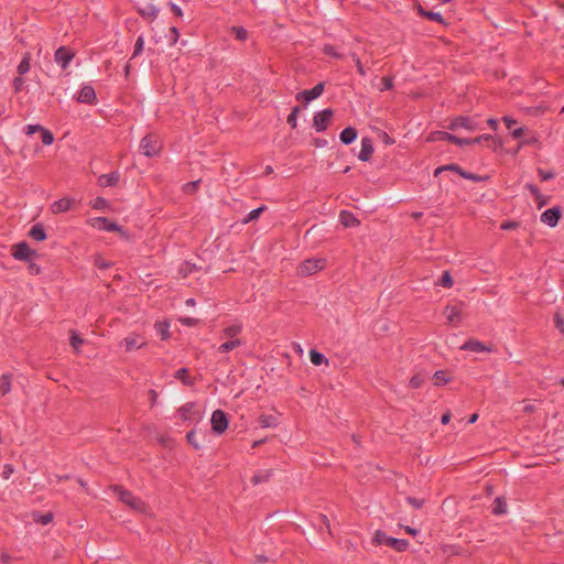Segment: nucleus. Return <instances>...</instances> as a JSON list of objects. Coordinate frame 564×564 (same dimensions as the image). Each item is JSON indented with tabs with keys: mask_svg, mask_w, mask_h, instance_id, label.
I'll return each mask as SVG.
<instances>
[{
	"mask_svg": "<svg viewBox=\"0 0 564 564\" xmlns=\"http://www.w3.org/2000/svg\"><path fill=\"white\" fill-rule=\"evenodd\" d=\"M30 61H31L30 53H25V55L21 59L20 64L18 65V73H19V75L22 76V75L26 74L30 70Z\"/></svg>",
	"mask_w": 564,
	"mask_h": 564,
	"instance_id": "40",
	"label": "nucleus"
},
{
	"mask_svg": "<svg viewBox=\"0 0 564 564\" xmlns=\"http://www.w3.org/2000/svg\"><path fill=\"white\" fill-rule=\"evenodd\" d=\"M11 256L19 261H30L39 258L36 250L32 249L26 241H21L11 247Z\"/></svg>",
	"mask_w": 564,
	"mask_h": 564,
	"instance_id": "4",
	"label": "nucleus"
},
{
	"mask_svg": "<svg viewBox=\"0 0 564 564\" xmlns=\"http://www.w3.org/2000/svg\"><path fill=\"white\" fill-rule=\"evenodd\" d=\"M561 217L562 208L560 206H554L542 213L541 221L549 225L550 227H555L558 224Z\"/></svg>",
	"mask_w": 564,
	"mask_h": 564,
	"instance_id": "13",
	"label": "nucleus"
},
{
	"mask_svg": "<svg viewBox=\"0 0 564 564\" xmlns=\"http://www.w3.org/2000/svg\"><path fill=\"white\" fill-rule=\"evenodd\" d=\"M186 441L191 444L195 449H199L200 445L196 441V431L192 430L186 434Z\"/></svg>",
	"mask_w": 564,
	"mask_h": 564,
	"instance_id": "53",
	"label": "nucleus"
},
{
	"mask_svg": "<svg viewBox=\"0 0 564 564\" xmlns=\"http://www.w3.org/2000/svg\"><path fill=\"white\" fill-rule=\"evenodd\" d=\"M121 344L124 346L127 351L133 350L135 348H141L145 345L144 340H141L138 336H129L126 337Z\"/></svg>",
	"mask_w": 564,
	"mask_h": 564,
	"instance_id": "23",
	"label": "nucleus"
},
{
	"mask_svg": "<svg viewBox=\"0 0 564 564\" xmlns=\"http://www.w3.org/2000/svg\"><path fill=\"white\" fill-rule=\"evenodd\" d=\"M325 88L324 83H318L312 89L300 91L295 95V99L299 101H304L305 104L311 102L312 100L318 98Z\"/></svg>",
	"mask_w": 564,
	"mask_h": 564,
	"instance_id": "11",
	"label": "nucleus"
},
{
	"mask_svg": "<svg viewBox=\"0 0 564 564\" xmlns=\"http://www.w3.org/2000/svg\"><path fill=\"white\" fill-rule=\"evenodd\" d=\"M155 328H156L158 334L161 336L162 340H166L170 338V336H171L170 330H169L170 324L166 321L158 322L155 324Z\"/></svg>",
	"mask_w": 564,
	"mask_h": 564,
	"instance_id": "33",
	"label": "nucleus"
},
{
	"mask_svg": "<svg viewBox=\"0 0 564 564\" xmlns=\"http://www.w3.org/2000/svg\"><path fill=\"white\" fill-rule=\"evenodd\" d=\"M538 174H539L541 181H549L555 176L553 171H545L542 169H538Z\"/></svg>",
	"mask_w": 564,
	"mask_h": 564,
	"instance_id": "60",
	"label": "nucleus"
},
{
	"mask_svg": "<svg viewBox=\"0 0 564 564\" xmlns=\"http://www.w3.org/2000/svg\"><path fill=\"white\" fill-rule=\"evenodd\" d=\"M195 406L194 402H187L186 404L182 405L177 412L183 421H191L193 420V409Z\"/></svg>",
	"mask_w": 564,
	"mask_h": 564,
	"instance_id": "26",
	"label": "nucleus"
},
{
	"mask_svg": "<svg viewBox=\"0 0 564 564\" xmlns=\"http://www.w3.org/2000/svg\"><path fill=\"white\" fill-rule=\"evenodd\" d=\"M178 37H180L178 29L176 26H172L170 29V45L176 44Z\"/></svg>",
	"mask_w": 564,
	"mask_h": 564,
	"instance_id": "62",
	"label": "nucleus"
},
{
	"mask_svg": "<svg viewBox=\"0 0 564 564\" xmlns=\"http://www.w3.org/2000/svg\"><path fill=\"white\" fill-rule=\"evenodd\" d=\"M143 46H144V39H143V35H140L134 43L133 53H132L131 58H135L137 56H139L143 51Z\"/></svg>",
	"mask_w": 564,
	"mask_h": 564,
	"instance_id": "47",
	"label": "nucleus"
},
{
	"mask_svg": "<svg viewBox=\"0 0 564 564\" xmlns=\"http://www.w3.org/2000/svg\"><path fill=\"white\" fill-rule=\"evenodd\" d=\"M77 101L88 105H94L97 101L96 91L93 86L85 85L79 90Z\"/></svg>",
	"mask_w": 564,
	"mask_h": 564,
	"instance_id": "14",
	"label": "nucleus"
},
{
	"mask_svg": "<svg viewBox=\"0 0 564 564\" xmlns=\"http://www.w3.org/2000/svg\"><path fill=\"white\" fill-rule=\"evenodd\" d=\"M113 491L117 494L120 501L129 506L133 510L142 511L145 503L131 491L124 489L122 486L116 485Z\"/></svg>",
	"mask_w": 564,
	"mask_h": 564,
	"instance_id": "3",
	"label": "nucleus"
},
{
	"mask_svg": "<svg viewBox=\"0 0 564 564\" xmlns=\"http://www.w3.org/2000/svg\"><path fill=\"white\" fill-rule=\"evenodd\" d=\"M30 274L37 275L41 273V267L34 260L26 261Z\"/></svg>",
	"mask_w": 564,
	"mask_h": 564,
	"instance_id": "58",
	"label": "nucleus"
},
{
	"mask_svg": "<svg viewBox=\"0 0 564 564\" xmlns=\"http://www.w3.org/2000/svg\"><path fill=\"white\" fill-rule=\"evenodd\" d=\"M258 420L263 429L275 427L279 424V417L275 415L261 414Z\"/></svg>",
	"mask_w": 564,
	"mask_h": 564,
	"instance_id": "27",
	"label": "nucleus"
},
{
	"mask_svg": "<svg viewBox=\"0 0 564 564\" xmlns=\"http://www.w3.org/2000/svg\"><path fill=\"white\" fill-rule=\"evenodd\" d=\"M11 381L12 376L9 373H4L0 377V393L6 395L11 391Z\"/></svg>",
	"mask_w": 564,
	"mask_h": 564,
	"instance_id": "30",
	"label": "nucleus"
},
{
	"mask_svg": "<svg viewBox=\"0 0 564 564\" xmlns=\"http://www.w3.org/2000/svg\"><path fill=\"white\" fill-rule=\"evenodd\" d=\"M175 378L181 380L186 386H193L194 384V379H192L188 376V369L187 368H180L178 370H176Z\"/></svg>",
	"mask_w": 564,
	"mask_h": 564,
	"instance_id": "35",
	"label": "nucleus"
},
{
	"mask_svg": "<svg viewBox=\"0 0 564 564\" xmlns=\"http://www.w3.org/2000/svg\"><path fill=\"white\" fill-rule=\"evenodd\" d=\"M210 424L212 431L217 435H221L228 429L227 413L219 409L215 410L212 414Z\"/></svg>",
	"mask_w": 564,
	"mask_h": 564,
	"instance_id": "6",
	"label": "nucleus"
},
{
	"mask_svg": "<svg viewBox=\"0 0 564 564\" xmlns=\"http://www.w3.org/2000/svg\"><path fill=\"white\" fill-rule=\"evenodd\" d=\"M69 343L75 350H78V347L84 343V340L77 334L73 333L69 338Z\"/></svg>",
	"mask_w": 564,
	"mask_h": 564,
	"instance_id": "57",
	"label": "nucleus"
},
{
	"mask_svg": "<svg viewBox=\"0 0 564 564\" xmlns=\"http://www.w3.org/2000/svg\"><path fill=\"white\" fill-rule=\"evenodd\" d=\"M75 57V52L68 46H61L55 51L54 61L62 69H66L72 59Z\"/></svg>",
	"mask_w": 564,
	"mask_h": 564,
	"instance_id": "10",
	"label": "nucleus"
},
{
	"mask_svg": "<svg viewBox=\"0 0 564 564\" xmlns=\"http://www.w3.org/2000/svg\"><path fill=\"white\" fill-rule=\"evenodd\" d=\"M109 202L100 196L96 197L94 200L90 202V207L97 210H106L109 208Z\"/></svg>",
	"mask_w": 564,
	"mask_h": 564,
	"instance_id": "39",
	"label": "nucleus"
},
{
	"mask_svg": "<svg viewBox=\"0 0 564 564\" xmlns=\"http://www.w3.org/2000/svg\"><path fill=\"white\" fill-rule=\"evenodd\" d=\"M429 140H431V141H448V142L454 143L459 147L469 144V141L467 139L459 138V137L452 134L449 132H446V131H434L429 137Z\"/></svg>",
	"mask_w": 564,
	"mask_h": 564,
	"instance_id": "9",
	"label": "nucleus"
},
{
	"mask_svg": "<svg viewBox=\"0 0 564 564\" xmlns=\"http://www.w3.org/2000/svg\"><path fill=\"white\" fill-rule=\"evenodd\" d=\"M325 259H306L304 260L297 268V272L302 276L312 275L318 271H321L325 265Z\"/></svg>",
	"mask_w": 564,
	"mask_h": 564,
	"instance_id": "5",
	"label": "nucleus"
},
{
	"mask_svg": "<svg viewBox=\"0 0 564 564\" xmlns=\"http://www.w3.org/2000/svg\"><path fill=\"white\" fill-rule=\"evenodd\" d=\"M137 10L141 17L148 19L149 21L155 20L159 13L156 7L151 3H147L145 6H138Z\"/></svg>",
	"mask_w": 564,
	"mask_h": 564,
	"instance_id": "21",
	"label": "nucleus"
},
{
	"mask_svg": "<svg viewBox=\"0 0 564 564\" xmlns=\"http://www.w3.org/2000/svg\"><path fill=\"white\" fill-rule=\"evenodd\" d=\"M433 379L435 386H443L451 381V377L448 376V372L446 370L435 371Z\"/></svg>",
	"mask_w": 564,
	"mask_h": 564,
	"instance_id": "32",
	"label": "nucleus"
},
{
	"mask_svg": "<svg viewBox=\"0 0 564 564\" xmlns=\"http://www.w3.org/2000/svg\"><path fill=\"white\" fill-rule=\"evenodd\" d=\"M373 153L372 140L369 137H365L361 140V150L358 154V159L362 162H367L370 160Z\"/></svg>",
	"mask_w": 564,
	"mask_h": 564,
	"instance_id": "18",
	"label": "nucleus"
},
{
	"mask_svg": "<svg viewBox=\"0 0 564 564\" xmlns=\"http://www.w3.org/2000/svg\"><path fill=\"white\" fill-rule=\"evenodd\" d=\"M333 116L334 111L330 108L316 112L313 117L314 129L317 132L325 131L328 128Z\"/></svg>",
	"mask_w": 564,
	"mask_h": 564,
	"instance_id": "7",
	"label": "nucleus"
},
{
	"mask_svg": "<svg viewBox=\"0 0 564 564\" xmlns=\"http://www.w3.org/2000/svg\"><path fill=\"white\" fill-rule=\"evenodd\" d=\"M520 225L517 221H505L501 224L500 228L502 230H511L518 228Z\"/></svg>",
	"mask_w": 564,
	"mask_h": 564,
	"instance_id": "63",
	"label": "nucleus"
},
{
	"mask_svg": "<svg viewBox=\"0 0 564 564\" xmlns=\"http://www.w3.org/2000/svg\"><path fill=\"white\" fill-rule=\"evenodd\" d=\"M196 265L195 264H192L189 262H184L178 272L180 274L183 276V278H186L189 273H192L194 270H196Z\"/></svg>",
	"mask_w": 564,
	"mask_h": 564,
	"instance_id": "48",
	"label": "nucleus"
},
{
	"mask_svg": "<svg viewBox=\"0 0 564 564\" xmlns=\"http://www.w3.org/2000/svg\"><path fill=\"white\" fill-rule=\"evenodd\" d=\"M357 134L356 128L347 127L339 134L340 142L344 144H350L356 140Z\"/></svg>",
	"mask_w": 564,
	"mask_h": 564,
	"instance_id": "25",
	"label": "nucleus"
},
{
	"mask_svg": "<svg viewBox=\"0 0 564 564\" xmlns=\"http://www.w3.org/2000/svg\"><path fill=\"white\" fill-rule=\"evenodd\" d=\"M425 19L427 20H431V21H434V22H437L440 24H446L444 18L442 17L441 13L438 12H433V11H429L426 13H424V17Z\"/></svg>",
	"mask_w": 564,
	"mask_h": 564,
	"instance_id": "46",
	"label": "nucleus"
},
{
	"mask_svg": "<svg viewBox=\"0 0 564 564\" xmlns=\"http://www.w3.org/2000/svg\"><path fill=\"white\" fill-rule=\"evenodd\" d=\"M41 138H42L43 144H45V145H51L54 142L53 133L45 128L41 131Z\"/></svg>",
	"mask_w": 564,
	"mask_h": 564,
	"instance_id": "51",
	"label": "nucleus"
},
{
	"mask_svg": "<svg viewBox=\"0 0 564 564\" xmlns=\"http://www.w3.org/2000/svg\"><path fill=\"white\" fill-rule=\"evenodd\" d=\"M454 284V280L449 273V271H444L442 278L436 282V285H441L443 288H452Z\"/></svg>",
	"mask_w": 564,
	"mask_h": 564,
	"instance_id": "43",
	"label": "nucleus"
},
{
	"mask_svg": "<svg viewBox=\"0 0 564 564\" xmlns=\"http://www.w3.org/2000/svg\"><path fill=\"white\" fill-rule=\"evenodd\" d=\"M120 175L118 172L102 174L98 177V185L101 187L116 186L119 182Z\"/></svg>",
	"mask_w": 564,
	"mask_h": 564,
	"instance_id": "22",
	"label": "nucleus"
},
{
	"mask_svg": "<svg viewBox=\"0 0 564 564\" xmlns=\"http://www.w3.org/2000/svg\"><path fill=\"white\" fill-rule=\"evenodd\" d=\"M241 345H242V341L238 338H235V339H231V340H228V341L221 344L218 347V351L220 354H225V352L231 351L232 349H235Z\"/></svg>",
	"mask_w": 564,
	"mask_h": 564,
	"instance_id": "31",
	"label": "nucleus"
},
{
	"mask_svg": "<svg viewBox=\"0 0 564 564\" xmlns=\"http://www.w3.org/2000/svg\"><path fill=\"white\" fill-rule=\"evenodd\" d=\"M300 112H301V107L294 106L292 108L290 115L286 118V122L292 129H295L297 127V116Z\"/></svg>",
	"mask_w": 564,
	"mask_h": 564,
	"instance_id": "37",
	"label": "nucleus"
},
{
	"mask_svg": "<svg viewBox=\"0 0 564 564\" xmlns=\"http://www.w3.org/2000/svg\"><path fill=\"white\" fill-rule=\"evenodd\" d=\"M140 149L145 156L152 158L160 154L162 150V142L158 134L148 133L142 138Z\"/></svg>",
	"mask_w": 564,
	"mask_h": 564,
	"instance_id": "2",
	"label": "nucleus"
},
{
	"mask_svg": "<svg viewBox=\"0 0 564 564\" xmlns=\"http://www.w3.org/2000/svg\"><path fill=\"white\" fill-rule=\"evenodd\" d=\"M462 177L463 178H466V180H470L473 182H486L489 180V176L488 175H478V174H474L471 172H467L464 170V172L462 173Z\"/></svg>",
	"mask_w": 564,
	"mask_h": 564,
	"instance_id": "44",
	"label": "nucleus"
},
{
	"mask_svg": "<svg viewBox=\"0 0 564 564\" xmlns=\"http://www.w3.org/2000/svg\"><path fill=\"white\" fill-rule=\"evenodd\" d=\"M460 303L459 305H447L444 308V314L451 324H457L460 322Z\"/></svg>",
	"mask_w": 564,
	"mask_h": 564,
	"instance_id": "20",
	"label": "nucleus"
},
{
	"mask_svg": "<svg viewBox=\"0 0 564 564\" xmlns=\"http://www.w3.org/2000/svg\"><path fill=\"white\" fill-rule=\"evenodd\" d=\"M29 237L36 241H44L47 237L44 226L40 223L33 225L29 231Z\"/></svg>",
	"mask_w": 564,
	"mask_h": 564,
	"instance_id": "24",
	"label": "nucleus"
},
{
	"mask_svg": "<svg viewBox=\"0 0 564 564\" xmlns=\"http://www.w3.org/2000/svg\"><path fill=\"white\" fill-rule=\"evenodd\" d=\"M467 140L469 141V144H476L482 141L488 142L487 145L491 148L494 151H497L502 145V142L494 138L491 134H481L479 137Z\"/></svg>",
	"mask_w": 564,
	"mask_h": 564,
	"instance_id": "16",
	"label": "nucleus"
},
{
	"mask_svg": "<svg viewBox=\"0 0 564 564\" xmlns=\"http://www.w3.org/2000/svg\"><path fill=\"white\" fill-rule=\"evenodd\" d=\"M463 350L474 351V352H482V351H492V348L489 346H486L484 343L470 338L462 346Z\"/></svg>",
	"mask_w": 564,
	"mask_h": 564,
	"instance_id": "17",
	"label": "nucleus"
},
{
	"mask_svg": "<svg viewBox=\"0 0 564 564\" xmlns=\"http://www.w3.org/2000/svg\"><path fill=\"white\" fill-rule=\"evenodd\" d=\"M32 518L36 523L46 525L53 521L54 516L52 512H47L44 514L40 512H33Z\"/></svg>",
	"mask_w": 564,
	"mask_h": 564,
	"instance_id": "36",
	"label": "nucleus"
},
{
	"mask_svg": "<svg viewBox=\"0 0 564 564\" xmlns=\"http://www.w3.org/2000/svg\"><path fill=\"white\" fill-rule=\"evenodd\" d=\"M457 128H464L468 131H475L479 127L474 118L468 117V116H459V117L454 118L448 126V129H451V130H455Z\"/></svg>",
	"mask_w": 564,
	"mask_h": 564,
	"instance_id": "12",
	"label": "nucleus"
},
{
	"mask_svg": "<svg viewBox=\"0 0 564 564\" xmlns=\"http://www.w3.org/2000/svg\"><path fill=\"white\" fill-rule=\"evenodd\" d=\"M272 475V470H264V471H260L258 474H254L251 478V482L253 485H258L260 482H264V481H268L270 479Z\"/></svg>",
	"mask_w": 564,
	"mask_h": 564,
	"instance_id": "41",
	"label": "nucleus"
},
{
	"mask_svg": "<svg viewBox=\"0 0 564 564\" xmlns=\"http://www.w3.org/2000/svg\"><path fill=\"white\" fill-rule=\"evenodd\" d=\"M554 325L555 327L561 332V334L564 336V318L560 312H556L554 314Z\"/></svg>",
	"mask_w": 564,
	"mask_h": 564,
	"instance_id": "52",
	"label": "nucleus"
},
{
	"mask_svg": "<svg viewBox=\"0 0 564 564\" xmlns=\"http://www.w3.org/2000/svg\"><path fill=\"white\" fill-rule=\"evenodd\" d=\"M507 512V502L503 497H497L492 503V513L495 516H500Z\"/></svg>",
	"mask_w": 564,
	"mask_h": 564,
	"instance_id": "28",
	"label": "nucleus"
},
{
	"mask_svg": "<svg viewBox=\"0 0 564 564\" xmlns=\"http://www.w3.org/2000/svg\"><path fill=\"white\" fill-rule=\"evenodd\" d=\"M381 83H382L381 91L382 90H390V89L393 88V78L390 77V76H383L381 78Z\"/></svg>",
	"mask_w": 564,
	"mask_h": 564,
	"instance_id": "59",
	"label": "nucleus"
},
{
	"mask_svg": "<svg viewBox=\"0 0 564 564\" xmlns=\"http://www.w3.org/2000/svg\"><path fill=\"white\" fill-rule=\"evenodd\" d=\"M444 171L455 172L460 176H462V173L464 172V170L458 164L449 163V164L442 165V166H438L437 169H435L434 176H438Z\"/></svg>",
	"mask_w": 564,
	"mask_h": 564,
	"instance_id": "29",
	"label": "nucleus"
},
{
	"mask_svg": "<svg viewBox=\"0 0 564 564\" xmlns=\"http://www.w3.org/2000/svg\"><path fill=\"white\" fill-rule=\"evenodd\" d=\"M267 209L265 205H261L260 207L252 209L246 218L242 219L243 224H248L250 221H253L260 217V215Z\"/></svg>",
	"mask_w": 564,
	"mask_h": 564,
	"instance_id": "38",
	"label": "nucleus"
},
{
	"mask_svg": "<svg viewBox=\"0 0 564 564\" xmlns=\"http://www.w3.org/2000/svg\"><path fill=\"white\" fill-rule=\"evenodd\" d=\"M310 359L314 366H321L323 364H328V359L319 351L312 349L310 350Z\"/></svg>",
	"mask_w": 564,
	"mask_h": 564,
	"instance_id": "34",
	"label": "nucleus"
},
{
	"mask_svg": "<svg viewBox=\"0 0 564 564\" xmlns=\"http://www.w3.org/2000/svg\"><path fill=\"white\" fill-rule=\"evenodd\" d=\"M323 53L326 55H329L336 59H343L345 56L344 54L339 53L336 47L332 44H325L323 46Z\"/></svg>",
	"mask_w": 564,
	"mask_h": 564,
	"instance_id": "42",
	"label": "nucleus"
},
{
	"mask_svg": "<svg viewBox=\"0 0 564 564\" xmlns=\"http://www.w3.org/2000/svg\"><path fill=\"white\" fill-rule=\"evenodd\" d=\"M200 183V180H196V181H193V182H188L186 183L184 186H183V191L188 194V195H192L194 194L197 188H198V185Z\"/></svg>",
	"mask_w": 564,
	"mask_h": 564,
	"instance_id": "50",
	"label": "nucleus"
},
{
	"mask_svg": "<svg viewBox=\"0 0 564 564\" xmlns=\"http://www.w3.org/2000/svg\"><path fill=\"white\" fill-rule=\"evenodd\" d=\"M372 543L375 545L386 544L398 552H404L409 547V541L405 539H397L387 535L382 530H377L372 536Z\"/></svg>",
	"mask_w": 564,
	"mask_h": 564,
	"instance_id": "1",
	"label": "nucleus"
},
{
	"mask_svg": "<svg viewBox=\"0 0 564 564\" xmlns=\"http://www.w3.org/2000/svg\"><path fill=\"white\" fill-rule=\"evenodd\" d=\"M539 143V140L536 137L532 135L530 138H527V139H522L520 142H519V145H518V149L516 150L514 153H517L519 151L520 148L524 147V145H533V144H536Z\"/></svg>",
	"mask_w": 564,
	"mask_h": 564,
	"instance_id": "54",
	"label": "nucleus"
},
{
	"mask_svg": "<svg viewBox=\"0 0 564 564\" xmlns=\"http://www.w3.org/2000/svg\"><path fill=\"white\" fill-rule=\"evenodd\" d=\"M231 34L239 41H246L248 37V32L243 26H232Z\"/></svg>",
	"mask_w": 564,
	"mask_h": 564,
	"instance_id": "45",
	"label": "nucleus"
},
{
	"mask_svg": "<svg viewBox=\"0 0 564 564\" xmlns=\"http://www.w3.org/2000/svg\"><path fill=\"white\" fill-rule=\"evenodd\" d=\"M339 221L345 228L358 227L360 225L359 219L349 210H341L339 213Z\"/></svg>",
	"mask_w": 564,
	"mask_h": 564,
	"instance_id": "19",
	"label": "nucleus"
},
{
	"mask_svg": "<svg viewBox=\"0 0 564 564\" xmlns=\"http://www.w3.org/2000/svg\"><path fill=\"white\" fill-rule=\"evenodd\" d=\"M88 224L98 230L104 231H118L121 232L122 228L115 221H111L107 217H94L88 220Z\"/></svg>",
	"mask_w": 564,
	"mask_h": 564,
	"instance_id": "8",
	"label": "nucleus"
},
{
	"mask_svg": "<svg viewBox=\"0 0 564 564\" xmlns=\"http://www.w3.org/2000/svg\"><path fill=\"white\" fill-rule=\"evenodd\" d=\"M24 79L21 77V75L13 79V87L15 93H19L22 89Z\"/></svg>",
	"mask_w": 564,
	"mask_h": 564,
	"instance_id": "64",
	"label": "nucleus"
},
{
	"mask_svg": "<svg viewBox=\"0 0 564 564\" xmlns=\"http://www.w3.org/2000/svg\"><path fill=\"white\" fill-rule=\"evenodd\" d=\"M351 57H352V61L355 62V65L357 67V70L358 73L361 75V76H366V70L360 62V58L357 56V54L355 53H351Z\"/></svg>",
	"mask_w": 564,
	"mask_h": 564,
	"instance_id": "61",
	"label": "nucleus"
},
{
	"mask_svg": "<svg viewBox=\"0 0 564 564\" xmlns=\"http://www.w3.org/2000/svg\"><path fill=\"white\" fill-rule=\"evenodd\" d=\"M75 203L76 200L74 198L63 197L52 204L51 210L53 214L66 213L73 208Z\"/></svg>",
	"mask_w": 564,
	"mask_h": 564,
	"instance_id": "15",
	"label": "nucleus"
},
{
	"mask_svg": "<svg viewBox=\"0 0 564 564\" xmlns=\"http://www.w3.org/2000/svg\"><path fill=\"white\" fill-rule=\"evenodd\" d=\"M406 502L409 505H411L415 509H421L424 506L425 500L424 499H417V498H414V497H406Z\"/></svg>",
	"mask_w": 564,
	"mask_h": 564,
	"instance_id": "55",
	"label": "nucleus"
},
{
	"mask_svg": "<svg viewBox=\"0 0 564 564\" xmlns=\"http://www.w3.org/2000/svg\"><path fill=\"white\" fill-rule=\"evenodd\" d=\"M241 325H230L226 327L223 332L225 336L232 338L237 336L241 332Z\"/></svg>",
	"mask_w": 564,
	"mask_h": 564,
	"instance_id": "49",
	"label": "nucleus"
},
{
	"mask_svg": "<svg viewBox=\"0 0 564 564\" xmlns=\"http://www.w3.org/2000/svg\"><path fill=\"white\" fill-rule=\"evenodd\" d=\"M423 382H424V379H423V377H421V375H414L410 379V387L413 389H417L423 384Z\"/></svg>",
	"mask_w": 564,
	"mask_h": 564,
	"instance_id": "56",
	"label": "nucleus"
}]
</instances>
